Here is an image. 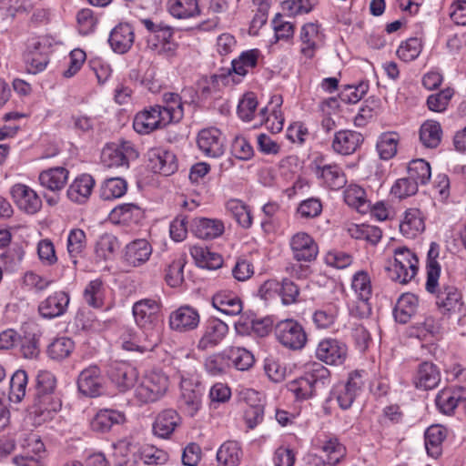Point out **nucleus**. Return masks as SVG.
I'll use <instances>...</instances> for the list:
<instances>
[{"label": "nucleus", "mask_w": 466, "mask_h": 466, "mask_svg": "<svg viewBox=\"0 0 466 466\" xmlns=\"http://www.w3.org/2000/svg\"><path fill=\"white\" fill-rule=\"evenodd\" d=\"M163 106H154L137 113L134 118V129L139 134H149L170 123L179 122L184 116V105L179 95L166 93Z\"/></svg>", "instance_id": "f257e3e1"}, {"label": "nucleus", "mask_w": 466, "mask_h": 466, "mask_svg": "<svg viewBox=\"0 0 466 466\" xmlns=\"http://www.w3.org/2000/svg\"><path fill=\"white\" fill-rule=\"evenodd\" d=\"M329 383V370L319 362L307 366L304 375L289 384L297 399L307 400L321 391Z\"/></svg>", "instance_id": "f03ea898"}, {"label": "nucleus", "mask_w": 466, "mask_h": 466, "mask_svg": "<svg viewBox=\"0 0 466 466\" xmlns=\"http://www.w3.org/2000/svg\"><path fill=\"white\" fill-rule=\"evenodd\" d=\"M53 39L47 35H38L27 40L24 55L26 69L30 74L42 72L49 62Z\"/></svg>", "instance_id": "7ed1b4c3"}, {"label": "nucleus", "mask_w": 466, "mask_h": 466, "mask_svg": "<svg viewBox=\"0 0 466 466\" xmlns=\"http://www.w3.org/2000/svg\"><path fill=\"white\" fill-rule=\"evenodd\" d=\"M168 388V378L161 371L146 374L136 388L135 396L141 403L155 402L162 398Z\"/></svg>", "instance_id": "20e7f679"}, {"label": "nucleus", "mask_w": 466, "mask_h": 466, "mask_svg": "<svg viewBox=\"0 0 466 466\" xmlns=\"http://www.w3.org/2000/svg\"><path fill=\"white\" fill-rule=\"evenodd\" d=\"M417 271L416 255L406 247L397 248L394 250V262L389 268L390 279L400 284H406L416 276Z\"/></svg>", "instance_id": "39448f33"}, {"label": "nucleus", "mask_w": 466, "mask_h": 466, "mask_svg": "<svg viewBox=\"0 0 466 466\" xmlns=\"http://www.w3.org/2000/svg\"><path fill=\"white\" fill-rule=\"evenodd\" d=\"M427 291L435 295L436 305L443 313L460 310L462 305L461 294L449 277L437 279L436 287Z\"/></svg>", "instance_id": "423d86ee"}, {"label": "nucleus", "mask_w": 466, "mask_h": 466, "mask_svg": "<svg viewBox=\"0 0 466 466\" xmlns=\"http://www.w3.org/2000/svg\"><path fill=\"white\" fill-rule=\"evenodd\" d=\"M138 153L129 141L107 144L102 150L101 161L106 167H129V162L137 159Z\"/></svg>", "instance_id": "0eeeda50"}, {"label": "nucleus", "mask_w": 466, "mask_h": 466, "mask_svg": "<svg viewBox=\"0 0 466 466\" xmlns=\"http://www.w3.org/2000/svg\"><path fill=\"white\" fill-rule=\"evenodd\" d=\"M135 321L144 330H152L160 321L161 305L155 299H144L132 308Z\"/></svg>", "instance_id": "6e6552de"}, {"label": "nucleus", "mask_w": 466, "mask_h": 466, "mask_svg": "<svg viewBox=\"0 0 466 466\" xmlns=\"http://www.w3.org/2000/svg\"><path fill=\"white\" fill-rule=\"evenodd\" d=\"M275 333L278 340L289 349L300 350L307 341V335L302 326L293 319L279 322L276 325Z\"/></svg>", "instance_id": "1a4fd4ad"}, {"label": "nucleus", "mask_w": 466, "mask_h": 466, "mask_svg": "<svg viewBox=\"0 0 466 466\" xmlns=\"http://www.w3.org/2000/svg\"><path fill=\"white\" fill-rule=\"evenodd\" d=\"M24 454L15 456L13 462L17 466H44L46 448L36 434L29 435L23 444Z\"/></svg>", "instance_id": "9d476101"}, {"label": "nucleus", "mask_w": 466, "mask_h": 466, "mask_svg": "<svg viewBox=\"0 0 466 466\" xmlns=\"http://www.w3.org/2000/svg\"><path fill=\"white\" fill-rule=\"evenodd\" d=\"M259 295L264 299H270L274 293H279L284 305H290L297 301L299 294L298 286L289 279H283L281 283L270 279L265 281L259 288Z\"/></svg>", "instance_id": "9b49d317"}, {"label": "nucleus", "mask_w": 466, "mask_h": 466, "mask_svg": "<svg viewBox=\"0 0 466 466\" xmlns=\"http://www.w3.org/2000/svg\"><path fill=\"white\" fill-rule=\"evenodd\" d=\"M200 322L198 311L188 305L173 310L168 318L169 328L177 332L185 333L196 329Z\"/></svg>", "instance_id": "f8f14e48"}, {"label": "nucleus", "mask_w": 466, "mask_h": 466, "mask_svg": "<svg viewBox=\"0 0 466 466\" xmlns=\"http://www.w3.org/2000/svg\"><path fill=\"white\" fill-rule=\"evenodd\" d=\"M347 354L346 344L336 339H324L316 349L317 359L329 365H341L347 359Z\"/></svg>", "instance_id": "ddd939ff"}, {"label": "nucleus", "mask_w": 466, "mask_h": 466, "mask_svg": "<svg viewBox=\"0 0 466 466\" xmlns=\"http://www.w3.org/2000/svg\"><path fill=\"white\" fill-rule=\"evenodd\" d=\"M148 167L163 176L174 174L178 167L176 155L165 148L155 147L147 152Z\"/></svg>", "instance_id": "4468645a"}, {"label": "nucleus", "mask_w": 466, "mask_h": 466, "mask_svg": "<svg viewBox=\"0 0 466 466\" xmlns=\"http://www.w3.org/2000/svg\"><path fill=\"white\" fill-rule=\"evenodd\" d=\"M228 332V326L224 321L216 318L208 319L203 334L198 342V350L206 351L217 347L225 339Z\"/></svg>", "instance_id": "2eb2a0df"}, {"label": "nucleus", "mask_w": 466, "mask_h": 466, "mask_svg": "<svg viewBox=\"0 0 466 466\" xmlns=\"http://www.w3.org/2000/svg\"><path fill=\"white\" fill-rule=\"evenodd\" d=\"M290 248L297 261L311 262L316 259L319 248L311 236L305 232H298L290 238Z\"/></svg>", "instance_id": "dca6fc26"}, {"label": "nucleus", "mask_w": 466, "mask_h": 466, "mask_svg": "<svg viewBox=\"0 0 466 466\" xmlns=\"http://www.w3.org/2000/svg\"><path fill=\"white\" fill-rule=\"evenodd\" d=\"M11 194L17 207L27 214H35L42 208L40 197L33 188L25 184L14 185Z\"/></svg>", "instance_id": "f3484780"}, {"label": "nucleus", "mask_w": 466, "mask_h": 466, "mask_svg": "<svg viewBox=\"0 0 466 466\" xmlns=\"http://www.w3.org/2000/svg\"><path fill=\"white\" fill-rule=\"evenodd\" d=\"M197 143L207 157H218L224 153V139L221 132L216 127L200 130Z\"/></svg>", "instance_id": "a211bd4d"}, {"label": "nucleus", "mask_w": 466, "mask_h": 466, "mask_svg": "<svg viewBox=\"0 0 466 466\" xmlns=\"http://www.w3.org/2000/svg\"><path fill=\"white\" fill-rule=\"evenodd\" d=\"M69 302L68 293L62 290L56 291L39 303L38 312L44 319H55L66 313Z\"/></svg>", "instance_id": "6ab92c4d"}, {"label": "nucleus", "mask_w": 466, "mask_h": 466, "mask_svg": "<svg viewBox=\"0 0 466 466\" xmlns=\"http://www.w3.org/2000/svg\"><path fill=\"white\" fill-rule=\"evenodd\" d=\"M180 390V408L192 417L198 412L201 405V387L198 383H194L188 379H182Z\"/></svg>", "instance_id": "aec40b11"}, {"label": "nucleus", "mask_w": 466, "mask_h": 466, "mask_svg": "<svg viewBox=\"0 0 466 466\" xmlns=\"http://www.w3.org/2000/svg\"><path fill=\"white\" fill-rule=\"evenodd\" d=\"M435 403L441 413L451 415L458 406L462 405L466 408V389L462 387L443 389L437 394Z\"/></svg>", "instance_id": "412c9836"}, {"label": "nucleus", "mask_w": 466, "mask_h": 466, "mask_svg": "<svg viewBox=\"0 0 466 466\" xmlns=\"http://www.w3.org/2000/svg\"><path fill=\"white\" fill-rule=\"evenodd\" d=\"M363 384L362 373L356 370L350 374L349 380L345 384L338 386L336 398L341 409L347 410L351 407Z\"/></svg>", "instance_id": "4be33fe9"}, {"label": "nucleus", "mask_w": 466, "mask_h": 466, "mask_svg": "<svg viewBox=\"0 0 466 466\" xmlns=\"http://www.w3.org/2000/svg\"><path fill=\"white\" fill-rule=\"evenodd\" d=\"M108 375L119 390L126 391L135 385L137 370L127 362L115 361L109 367Z\"/></svg>", "instance_id": "5701e85b"}, {"label": "nucleus", "mask_w": 466, "mask_h": 466, "mask_svg": "<svg viewBox=\"0 0 466 466\" xmlns=\"http://www.w3.org/2000/svg\"><path fill=\"white\" fill-rule=\"evenodd\" d=\"M102 381L99 368L97 366H90L82 370L78 376V390L87 397L98 396L102 390Z\"/></svg>", "instance_id": "b1692460"}, {"label": "nucleus", "mask_w": 466, "mask_h": 466, "mask_svg": "<svg viewBox=\"0 0 466 466\" xmlns=\"http://www.w3.org/2000/svg\"><path fill=\"white\" fill-rule=\"evenodd\" d=\"M69 171L64 167H55L43 170L38 176L41 187L53 192L59 193L66 187Z\"/></svg>", "instance_id": "393cba45"}, {"label": "nucleus", "mask_w": 466, "mask_h": 466, "mask_svg": "<svg viewBox=\"0 0 466 466\" xmlns=\"http://www.w3.org/2000/svg\"><path fill=\"white\" fill-rule=\"evenodd\" d=\"M191 230L198 238L213 239L223 234L225 226L220 219L196 218L191 222Z\"/></svg>", "instance_id": "a878e982"}, {"label": "nucleus", "mask_w": 466, "mask_h": 466, "mask_svg": "<svg viewBox=\"0 0 466 466\" xmlns=\"http://www.w3.org/2000/svg\"><path fill=\"white\" fill-rule=\"evenodd\" d=\"M152 253V248L146 239H137L127 245L124 262L131 267H139L146 263Z\"/></svg>", "instance_id": "bb28decb"}, {"label": "nucleus", "mask_w": 466, "mask_h": 466, "mask_svg": "<svg viewBox=\"0 0 466 466\" xmlns=\"http://www.w3.org/2000/svg\"><path fill=\"white\" fill-rule=\"evenodd\" d=\"M363 137L360 133L352 130H340L334 136L332 148L341 155L354 153L362 144Z\"/></svg>", "instance_id": "cd10ccee"}, {"label": "nucleus", "mask_w": 466, "mask_h": 466, "mask_svg": "<svg viewBox=\"0 0 466 466\" xmlns=\"http://www.w3.org/2000/svg\"><path fill=\"white\" fill-rule=\"evenodd\" d=\"M126 421L124 412L112 409L99 410L90 422L91 429L96 432H106L114 425H120Z\"/></svg>", "instance_id": "c85d7f7f"}, {"label": "nucleus", "mask_w": 466, "mask_h": 466, "mask_svg": "<svg viewBox=\"0 0 466 466\" xmlns=\"http://www.w3.org/2000/svg\"><path fill=\"white\" fill-rule=\"evenodd\" d=\"M425 229L424 217L418 208H409L400 223V233L408 238H414Z\"/></svg>", "instance_id": "c756f323"}, {"label": "nucleus", "mask_w": 466, "mask_h": 466, "mask_svg": "<svg viewBox=\"0 0 466 466\" xmlns=\"http://www.w3.org/2000/svg\"><path fill=\"white\" fill-rule=\"evenodd\" d=\"M178 413L172 409L161 411L153 423V432L160 438H168L180 424Z\"/></svg>", "instance_id": "7c9ffc66"}, {"label": "nucleus", "mask_w": 466, "mask_h": 466, "mask_svg": "<svg viewBox=\"0 0 466 466\" xmlns=\"http://www.w3.org/2000/svg\"><path fill=\"white\" fill-rule=\"evenodd\" d=\"M134 37V31L129 24H119L111 31L108 41L115 52L125 54L131 48Z\"/></svg>", "instance_id": "2f4dec72"}, {"label": "nucleus", "mask_w": 466, "mask_h": 466, "mask_svg": "<svg viewBox=\"0 0 466 466\" xmlns=\"http://www.w3.org/2000/svg\"><path fill=\"white\" fill-rule=\"evenodd\" d=\"M212 305L220 312L229 316L238 315L243 309L241 299L228 290L217 292L212 298Z\"/></svg>", "instance_id": "473e14b6"}, {"label": "nucleus", "mask_w": 466, "mask_h": 466, "mask_svg": "<svg viewBox=\"0 0 466 466\" xmlns=\"http://www.w3.org/2000/svg\"><path fill=\"white\" fill-rule=\"evenodd\" d=\"M94 186L93 177L90 175L83 174L72 182L66 195L71 201L83 204L89 198Z\"/></svg>", "instance_id": "72a5a7b5"}, {"label": "nucleus", "mask_w": 466, "mask_h": 466, "mask_svg": "<svg viewBox=\"0 0 466 466\" xmlns=\"http://www.w3.org/2000/svg\"><path fill=\"white\" fill-rule=\"evenodd\" d=\"M440 381L441 373L435 364L425 361L419 366L414 379V384L417 389L431 390L437 387Z\"/></svg>", "instance_id": "f704fd0d"}, {"label": "nucleus", "mask_w": 466, "mask_h": 466, "mask_svg": "<svg viewBox=\"0 0 466 466\" xmlns=\"http://www.w3.org/2000/svg\"><path fill=\"white\" fill-rule=\"evenodd\" d=\"M320 39L319 26L315 23L305 24L300 31V53L308 59L314 56L317 43Z\"/></svg>", "instance_id": "c9c22d12"}, {"label": "nucleus", "mask_w": 466, "mask_h": 466, "mask_svg": "<svg viewBox=\"0 0 466 466\" xmlns=\"http://www.w3.org/2000/svg\"><path fill=\"white\" fill-rule=\"evenodd\" d=\"M143 217L141 208L134 203H125L113 208L109 219L116 224L137 223Z\"/></svg>", "instance_id": "e433bc0d"}, {"label": "nucleus", "mask_w": 466, "mask_h": 466, "mask_svg": "<svg viewBox=\"0 0 466 466\" xmlns=\"http://www.w3.org/2000/svg\"><path fill=\"white\" fill-rule=\"evenodd\" d=\"M419 299L411 293L402 294L394 308L393 314L395 319L402 324L407 323L412 315L415 314Z\"/></svg>", "instance_id": "4c0bfd02"}, {"label": "nucleus", "mask_w": 466, "mask_h": 466, "mask_svg": "<svg viewBox=\"0 0 466 466\" xmlns=\"http://www.w3.org/2000/svg\"><path fill=\"white\" fill-rule=\"evenodd\" d=\"M190 255L200 268L217 269L223 264L222 257L216 252L210 251L206 247L193 246L190 248Z\"/></svg>", "instance_id": "58836bf2"}, {"label": "nucleus", "mask_w": 466, "mask_h": 466, "mask_svg": "<svg viewBox=\"0 0 466 466\" xmlns=\"http://www.w3.org/2000/svg\"><path fill=\"white\" fill-rule=\"evenodd\" d=\"M317 174L322 178L323 182L333 190L342 188L347 183L344 172L337 165L318 167Z\"/></svg>", "instance_id": "ea45409f"}, {"label": "nucleus", "mask_w": 466, "mask_h": 466, "mask_svg": "<svg viewBox=\"0 0 466 466\" xmlns=\"http://www.w3.org/2000/svg\"><path fill=\"white\" fill-rule=\"evenodd\" d=\"M446 438V430L440 425H432L425 431V448L427 453L438 458L442 451V442Z\"/></svg>", "instance_id": "a19ab883"}, {"label": "nucleus", "mask_w": 466, "mask_h": 466, "mask_svg": "<svg viewBox=\"0 0 466 466\" xmlns=\"http://www.w3.org/2000/svg\"><path fill=\"white\" fill-rule=\"evenodd\" d=\"M321 451L326 453L327 460L321 461L316 466H336L346 455V448L337 438L325 441L321 446Z\"/></svg>", "instance_id": "79ce46f5"}, {"label": "nucleus", "mask_w": 466, "mask_h": 466, "mask_svg": "<svg viewBox=\"0 0 466 466\" xmlns=\"http://www.w3.org/2000/svg\"><path fill=\"white\" fill-rule=\"evenodd\" d=\"M62 406L59 397L54 393L38 392L35 393L33 408L34 412L38 415H45V413L56 412Z\"/></svg>", "instance_id": "37998d69"}, {"label": "nucleus", "mask_w": 466, "mask_h": 466, "mask_svg": "<svg viewBox=\"0 0 466 466\" xmlns=\"http://www.w3.org/2000/svg\"><path fill=\"white\" fill-rule=\"evenodd\" d=\"M242 455L238 442L228 441L224 442L217 452V461L219 466H238Z\"/></svg>", "instance_id": "c03bdc74"}, {"label": "nucleus", "mask_w": 466, "mask_h": 466, "mask_svg": "<svg viewBox=\"0 0 466 466\" xmlns=\"http://www.w3.org/2000/svg\"><path fill=\"white\" fill-rule=\"evenodd\" d=\"M439 256V246L432 242L428 251L427 258V280L426 290H432L436 287L437 279L441 276V267L436 258Z\"/></svg>", "instance_id": "a18cd8bd"}, {"label": "nucleus", "mask_w": 466, "mask_h": 466, "mask_svg": "<svg viewBox=\"0 0 466 466\" xmlns=\"http://www.w3.org/2000/svg\"><path fill=\"white\" fill-rule=\"evenodd\" d=\"M168 10L177 18H188L200 13L197 0H169Z\"/></svg>", "instance_id": "49530a36"}, {"label": "nucleus", "mask_w": 466, "mask_h": 466, "mask_svg": "<svg viewBox=\"0 0 466 466\" xmlns=\"http://www.w3.org/2000/svg\"><path fill=\"white\" fill-rule=\"evenodd\" d=\"M119 247V242L114 235L105 233L99 237L96 244V255L100 259L110 260L115 257Z\"/></svg>", "instance_id": "de8ad7c7"}, {"label": "nucleus", "mask_w": 466, "mask_h": 466, "mask_svg": "<svg viewBox=\"0 0 466 466\" xmlns=\"http://www.w3.org/2000/svg\"><path fill=\"white\" fill-rule=\"evenodd\" d=\"M228 363L238 370H247L252 367L254 357L244 348L231 347L226 350Z\"/></svg>", "instance_id": "09e8293b"}, {"label": "nucleus", "mask_w": 466, "mask_h": 466, "mask_svg": "<svg viewBox=\"0 0 466 466\" xmlns=\"http://www.w3.org/2000/svg\"><path fill=\"white\" fill-rule=\"evenodd\" d=\"M442 130L440 123L428 120L420 127V139L422 144L431 148L436 147L441 140Z\"/></svg>", "instance_id": "8fccbe9b"}, {"label": "nucleus", "mask_w": 466, "mask_h": 466, "mask_svg": "<svg viewBox=\"0 0 466 466\" xmlns=\"http://www.w3.org/2000/svg\"><path fill=\"white\" fill-rule=\"evenodd\" d=\"M408 177L419 185H425L431 177L430 164L424 159L411 160L408 166Z\"/></svg>", "instance_id": "3c124183"}, {"label": "nucleus", "mask_w": 466, "mask_h": 466, "mask_svg": "<svg viewBox=\"0 0 466 466\" xmlns=\"http://www.w3.org/2000/svg\"><path fill=\"white\" fill-rule=\"evenodd\" d=\"M83 297L86 303L95 309H99L104 304L103 282L99 279L91 280L85 288Z\"/></svg>", "instance_id": "603ef678"}, {"label": "nucleus", "mask_w": 466, "mask_h": 466, "mask_svg": "<svg viewBox=\"0 0 466 466\" xmlns=\"http://www.w3.org/2000/svg\"><path fill=\"white\" fill-rule=\"evenodd\" d=\"M227 210L233 216L237 222L244 228L252 225V216L249 208L238 199H230L227 203Z\"/></svg>", "instance_id": "864d4df0"}, {"label": "nucleus", "mask_w": 466, "mask_h": 466, "mask_svg": "<svg viewBox=\"0 0 466 466\" xmlns=\"http://www.w3.org/2000/svg\"><path fill=\"white\" fill-rule=\"evenodd\" d=\"M258 56V49L242 52L238 58L232 60L233 71L238 76H246L249 69L257 66Z\"/></svg>", "instance_id": "5fc2aeb1"}, {"label": "nucleus", "mask_w": 466, "mask_h": 466, "mask_svg": "<svg viewBox=\"0 0 466 466\" xmlns=\"http://www.w3.org/2000/svg\"><path fill=\"white\" fill-rule=\"evenodd\" d=\"M75 348L74 341L67 337L55 339L47 348L48 356L56 360L67 358Z\"/></svg>", "instance_id": "6e6d98bb"}, {"label": "nucleus", "mask_w": 466, "mask_h": 466, "mask_svg": "<svg viewBox=\"0 0 466 466\" xmlns=\"http://www.w3.org/2000/svg\"><path fill=\"white\" fill-rule=\"evenodd\" d=\"M229 367L226 350L220 353H214L205 359V370L211 376H221Z\"/></svg>", "instance_id": "4d7b16f0"}, {"label": "nucleus", "mask_w": 466, "mask_h": 466, "mask_svg": "<svg viewBox=\"0 0 466 466\" xmlns=\"http://www.w3.org/2000/svg\"><path fill=\"white\" fill-rule=\"evenodd\" d=\"M127 189V183L121 177L106 179L101 188V196L104 199H115L124 196Z\"/></svg>", "instance_id": "13d9d810"}, {"label": "nucleus", "mask_w": 466, "mask_h": 466, "mask_svg": "<svg viewBox=\"0 0 466 466\" xmlns=\"http://www.w3.org/2000/svg\"><path fill=\"white\" fill-rule=\"evenodd\" d=\"M141 23L147 28L148 32L152 34L151 43L156 42L157 44L170 41L173 37V29L162 23L155 24L150 19H142Z\"/></svg>", "instance_id": "bf43d9fd"}, {"label": "nucleus", "mask_w": 466, "mask_h": 466, "mask_svg": "<svg viewBox=\"0 0 466 466\" xmlns=\"http://www.w3.org/2000/svg\"><path fill=\"white\" fill-rule=\"evenodd\" d=\"M351 288L357 295V298L370 299L372 286L369 273L364 270L356 272L352 277Z\"/></svg>", "instance_id": "052dcab7"}, {"label": "nucleus", "mask_w": 466, "mask_h": 466, "mask_svg": "<svg viewBox=\"0 0 466 466\" xmlns=\"http://www.w3.org/2000/svg\"><path fill=\"white\" fill-rule=\"evenodd\" d=\"M398 135L395 133H385L380 137L377 143V150L380 158L388 160L397 153Z\"/></svg>", "instance_id": "680f3d73"}, {"label": "nucleus", "mask_w": 466, "mask_h": 466, "mask_svg": "<svg viewBox=\"0 0 466 466\" xmlns=\"http://www.w3.org/2000/svg\"><path fill=\"white\" fill-rule=\"evenodd\" d=\"M422 49V41L418 37H410L401 43L397 50V56L405 62L416 59Z\"/></svg>", "instance_id": "e2e57ef3"}, {"label": "nucleus", "mask_w": 466, "mask_h": 466, "mask_svg": "<svg viewBox=\"0 0 466 466\" xmlns=\"http://www.w3.org/2000/svg\"><path fill=\"white\" fill-rule=\"evenodd\" d=\"M27 384V374L25 370H16L10 380V392L9 398L12 400L19 402L22 400L25 394V388Z\"/></svg>", "instance_id": "0e129e2a"}, {"label": "nucleus", "mask_w": 466, "mask_h": 466, "mask_svg": "<svg viewBox=\"0 0 466 466\" xmlns=\"http://www.w3.org/2000/svg\"><path fill=\"white\" fill-rule=\"evenodd\" d=\"M186 264L185 258L182 257L174 259L166 269L165 279L172 288L178 287L184 280V267Z\"/></svg>", "instance_id": "69168bd1"}, {"label": "nucleus", "mask_w": 466, "mask_h": 466, "mask_svg": "<svg viewBox=\"0 0 466 466\" xmlns=\"http://www.w3.org/2000/svg\"><path fill=\"white\" fill-rule=\"evenodd\" d=\"M140 459L147 465H161L167 461L168 454L155 446L146 445L139 451Z\"/></svg>", "instance_id": "338daca9"}, {"label": "nucleus", "mask_w": 466, "mask_h": 466, "mask_svg": "<svg viewBox=\"0 0 466 466\" xmlns=\"http://www.w3.org/2000/svg\"><path fill=\"white\" fill-rule=\"evenodd\" d=\"M322 204L319 198H310L301 201L297 208V215L304 219L315 218L321 214Z\"/></svg>", "instance_id": "774afa93"}]
</instances>
